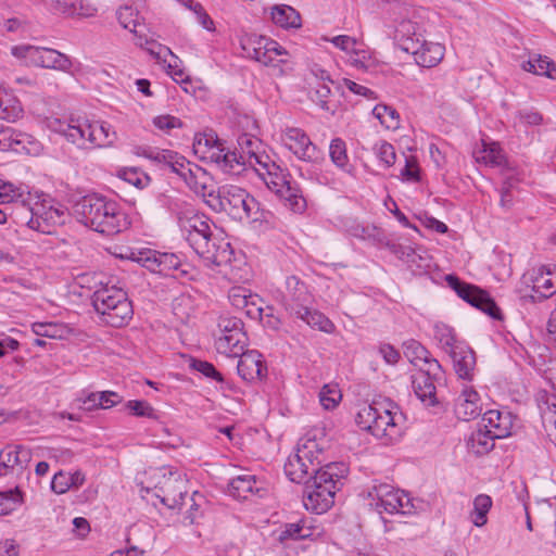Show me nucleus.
<instances>
[{"label": "nucleus", "mask_w": 556, "mask_h": 556, "mask_svg": "<svg viewBox=\"0 0 556 556\" xmlns=\"http://www.w3.org/2000/svg\"><path fill=\"white\" fill-rule=\"evenodd\" d=\"M33 458L29 447L22 444H7L0 450V472L2 476L9 473L22 477L28 470Z\"/></svg>", "instance_id": "15"}, {"label": "nucleus", "mask_w": 556, "mask_h": 556, "mask_svg": "<svg viewBox=\"0 0 556 556\" xmlns=\"http://www.w3.org/2000/svg\"><path fill=\"white\" fill-rule=\"evenodd\" d=\"M431 374L435 375L434 371H428V368L414 376L413 389L417 397L427 405H434L437 403L435 397V386L431 379Z\"/></svg>", "instance_id": "31"}, {"label": "nucleus", "mask_w": 556, "mask_h": 556, "mask_svg": "<svg viewBox=\"0 0 556 556\" xmlns=\"http://www.w3.org/2000/svg\"><path fill=\"white\" fill-rule=\"evenodd\" d=\"M237 357H239L237 371L244 381L254 382L266 377L267 367L257 351H244Z\"/></svg>", "instance_id": "20"}, {"label": "nucleus", "mask_w": 556, "mask_h": 556, "mask_svg": "<svg viewBox=\"0 0 556 556\" xmlns=\"http://www.w3.org/2000/svg\"><path fill=\"white\" fill-rule=\"evenodd\" d=\"M492 507V498L486 494H479L473 500V509L470 514L472 523L482 527L488 522V513Z\"/></svg>", "instance_id": "42"}, {"label": "nucleus", "mask_w": 556, "mask_h": 556, "mask_svg": "<svg viewBox=\"0 0 556 556\" xmlns=\"http://www.w3.org/2000/svg\"><path fill=\"white\" fill-rule=\"evenodd\" d=\"M255 476L241 475L230 480L229 493L236 498L245 500L248 494L253 493L255 489Z\"/></svg>", "instance_id": "41"}, {"label": "nucleus", "mask_w": 556, "mask_h": 556, "mask_svg": "<svg viewBox=\"0 0 556 556\" xmlns=\"http://www.w3.org/2000/svg\"><path fill=\"white\" fill-rule=\"evenodd\" d=\"M121 177L139 189H143L150 181L148 175L138 172L136 168L124 169Z\"/></svg>", "instance_id": "59"}, {"label": "nucleus", "mask_w": 556, "mask_h": 556, "mask_svg": "<svg viewBox=\"0 0 556 556\" xmlns=\"http://www.w3.org/2000/svg\"><path fill=\"white\" fill-rule=\"evenodd\" d=\"M480 397L477 391L465 389L456 400L454 413L459 420L469 421L481 414Z\"/></svg>", "instance_id": "28"}, {"label": "nucleus", "mask_w": 556, "mask_h": 556, "mask_svg": "<svg viewBox=\"0 0 556 556\" xmlns=\"http://www.w3.org/2000/svg\"><path fill=\"white\" fill-rule=\"evenodd\" d=\"M402 415L393 412L391 403H374L366 405L357 413L355 422L378 439L393 441L401 437L402 428L399 425Z\"/></svg>", "instance_id": "5"}, {"label": "nucleus", "mask_w": 556, "mask_h": 556, "mask_svg": "<svg viewBox=\"0 0 556 556\" xmlns=\"http://www.w3.org/2000/svg\"><path fill=\"white\" fill-rule=\"evenodd\" d=\"M349 469L344 463H330L320 467L316 476L306 481L303 504L307 510L324 514L334 503V495L342 486Z\"/></svg>", "instance_id": "3"}, {"label": "nucleus", "mask_w": 556, "mask_h": 556, "mask_svg": "<svg viewBox=\"0 0 556 556\" xmlns=\"http://www.w3.org/2000/svg\"><path fill=\"white\" fill-rule=\"evenodd\" d=\"M23 114L18 99L5 89L0 88V119L17 121Z\"/></svg>", "instance_id": "35"}, {"label": "nucleus", "mask_w": 556, "mask_h": 556, "mask_svg": "<svg viewBox=\"0 0 556 556\" xmlns=\"http://www.w3.org/2000/svg\"><path fill=\"white\" fill-rule=\"evenodd\" d=\"M248 316L251 318H258L264 326L270 329H278L280 326V319L274 315L273 307H255V309H249Z\"/></svg>", "instance_id": "49"}, {"label": "nucleus", "mask_w": 556, "mask_h": 556, "mask_svg": "<svg viewBox=\"0 0 556 556\" xmlns=\"http://www.w3.org/2000/svg\"><path fill=\"white\" fill-rule=\"evenodd\" d=\"M219 334L243 329V323L238 317H220L218 320Z\"/></svg>", "instance_id": "61"}, {"label": "nucleus", "mask_w": 556, "mask_h": 556, "mask_svg": "<svg viewBox=\"0 0 556 556\" xmlns=\"http://www.w3.org/2000/svg\"><path fill=\"white\" fill-rule=\"evenodd\" d=\"M251 299L253 300V295L247 294V291L242 288H232L229 292L231 304L240 309L248 307Z\"/></svg>", "instance_id": "60"}, {"label": "nucleus", "mask_w": 556, "mask_h": 556, "mask_svg": "<svg viewBox=\"0 0 556 556\" xmlns=\"http://www.w3.org/2000/svg\"><path fill=\"white\" fill-rule=\"evenodd\" d=\"M371 498V506L381 513L408 515L413 511L414 505L410 497L403 491L395 490L387 483L374 484L368 491Z\"/></svg>", "instance_id": "12"}, {"label": "nucleus", "mask_w": 556, "mask_h": 556, "mask_svg": "<svg viewBox=\"0 0 556 556\" xmlns=\"http://www.w3.org/2000/svg\"><path fill=\"white\" fill-rule=\"evenodd\" d=\"M421 37L412 21L403 20L396 26L395 39L399 49L412 54L419 66L430 68L442 61L445 49L442 45L426 41Z\"/></svg>", "instance_id": "4"}, {"label": "nucleus", "mask_w": 556, "mask_h": 556, "mask_svg": "<svg viewBox=\"0 0 556 556\" xmlns=\"http://www.w3.org/2000/svg\"><path fill=\"white\" fill-rule=\"evenodd\" d=\"M273 22L283 28H299L301 27L300 13L290 5L278 4L271 8Z\"/></svg>", "instance_id": "34"}, {"label": "nucleus", "mask_w": 556, "mask_h": 556, "mask_svg": "<svg viewBox=\"0 0 556 556\" xmlns=\"http://www.w3.org/2000/svg\"><path fill=\"white\" fill-rule=\"evenodd\" d=\"M202 161L216 164L222 170L238 175L240 174V164L238 163L237 152L226 150L223 141L217 138V143L210 149L207 155Z\"/></svg>", "instance_id": "23"}, {"label": "nucleus", "mask_w": 556, "mask_h": 556, "mask_svg": "<svg viewBox=\"0 0 556 556\" xmlns=\"http://www.w3.org/2000/svg\"><path fill=\"white\" fill-rule=\"evenodd\" d=\"M116 14L122 27L129 29L136 37L142 33L141 25L138 20V12L132 7H121Z\"/></svg>", "instance_id": "45"}, {"label": "nucleus", "mask_w": 556, "mask_h": 556, "mask_svg": "<svg viewBox=\"0 0 556 556\" xmlns=\"http://www.w3.org/2000/svg\"><path fill=\"white\" fill-rule=\"evenodd\" d=\"M12 54L25 60L28 64L66 73L73 66L72 60L66 54L50 48L29 45L15 46L12 48Z\"/></svg>", "instance_id": "10"}, {"label": "nucleus", "mask_w": 556, "mask_h": 556, "mask_svg": "<svg viewBox=\"0 0 556 556\" xmlns=\"http://www.w3.org/2000/svg\"><path fill=\"white\" fill-rule=\"evenodd\" d=\"M238 144L240 147V153H237L238 163L240 164V173L245 169L247 162L256 155L262 153L260 151L262 142L260 139L252 137L248 134H243L238 138Z\"/></svg>", "instance_id": "37"}, {"label": "nucleus", "mask_w": 556, "mask_h": 556, "mask_svg": "<svg viewBox=\"0 0 556 556\" xmlns=\"http://www.w3.org/2000/svg\"><path fill=\"white\" fill-rule=\"evenodd\" d=\"M182 179L191 190L202 195H206L208 184L212 180L207 172L194 163L189 164Z\"/></svg>", "instance_id": "32"}, {"label": "nucleus", "mask_w": 556, "mask_h": 556, "mask_svg": "<svg viewBox=\"0 0 556 556\" xmlns=\"http://www.w3.org/2000/svg\"><path fill=\"white\" fill-rule=\"evenodd\" d=\"M451 357L456 375L464 380H471L476 367V354L465 342L458 343L451 352Z\"/></svg>", "instance_id": "22"}, {"label": "nucleus", "mask_w": 556, "mask_h": 556, "mask_svg": "<svg viewBox=\"0 0 556 556\" xmlns=\"http://www.w3.org/2000/svg\"><path fill=\"white\" fill-rule=\"evenodd\" d=\"M73 212L81 224L106 236L116 235L126 227V217L118 204L97 193L76 201Z\"/></svg>", "instance_id": "2"}, {"label": "nucleus", "mask_w": 556, "mask_h": 556, "mask_svg": "<svg viewBox=\"0 0 556 556\" xmlns=\"http://www.w3.org/2000/svg\"><path fill=\"white\" fill-rule=\"evenodd\" d=\"M38 142L25 132L18 131L12 127L0 129V151H14L16 153H36Z\"/></svg>", "instance_id": "19"}, {"label": "nucleus", "mask_w": 556, "mask_h": 556, "mask_svg": "<svg viewBox=\"0 0 556 556\" xmlns=\"http://www.w3.org/2000/svg\"><path fill=\"white\" fill-rule=\"evenodd\" d=\"M283 144L300 160L313 162L318 159L316 146L309 137L300 128H287L281 135Z\"/></svg>", "instance_id": "17"}, {"label": "nucleus", "mask_w": 556, "mask_h": 556, "mask_svg": "<svg viewBox=\"0 0 556 556\" xmlns=\"http://www.w3.org/2000/svg\"><path fill=\"white\" fill-rule=\"evenodd\" d=\"M159 265H160V275L167 276L174 270H178L181 266L180 258L174 253H162L160 252Z\"/></svg>", "instance_id": "54"}, {"label": "nucleus", "mask_w": 556, "mask_h": 556, "mask_svg": "<svg viewBox=\"0 0 556 556\" xmlns=\"http://www.w3.org/2000/svg\"><path fill=\"white\" fill-rule=\"evenodd\" d=\"M217 135L213 130L204 131L203 134H197L193 139L192 149L194 154L203 160L208 154L210 149L217 143Z\"/></svg>", "instance_id": "47"}, {"label": "nucleus", "mask_w": 556, "mask_h": 556, "mask_svg": "<svg viewBox=\"0 0 556 556\" xmlns=\"http://www.w3.org/2000/svg\"><path fill=\"white\" fill-rule=\"evenodd\" d=\"M137 38L138 39H137L136 43L140 47H143L144 45L150 46L147 48V50L149 51V53L151 55H153L157 60L163 59L167 54L173 55V52L170 51L169 48L162 46V45H156L154 41L148 40L146 37H143L142 33H140L137 36Z\"/></svg>", "instance_id": "57"}, {"label": "nucleus", "mask_w": 556, "mask_h": 556, "mask_svg": "<svg viewBox=\"0 0 556 556\" xmlns=\"http://www.w3.org/2000/svg\"><path fill=\"white\" fill-rule=\"evenodd\" d=\"M214 200L216 203L212 204L213 208L227 213L233 219L240 222L258 219L256 214L260 210V203L242 188L236 186L223 187L218 190Z\"/></svg>", "instance_id": "7"}, {"label": "nucleus", "mask_w": 556, "mask_h": 556, "mask_svg": "<svg viewBox=\"0 0 556 556\" xmlns=\"http://www.w3.org/2000/svg\"><path fill=\"white\" fill-rule=\"evenodd\" d=\"M153 124L156 128L169 131L173 128H180L182 123L179 118L172 115H160L154 117Z\"/></svg>", "instance_id": "62"}, {"label": "nucleus", "mask_w": 556, "mask_h": 556, "mask_svg": "<svg viewBox=\"0 0 556 556\" xmlns=\"http://www.w3.org/2000/svg\"><path fill=\"white\" fill-rule=\"evenodd\" d=\"M329 150L331 161L338 167L345 168L349 162L345 142L340 138H336L331 141Z\"/></svg>", "instance_id": "51"}, {"label": "nucleus", "mask_w": 556, "mask_h": 556, "mask_svg": "<svg viewBox=\"0 0 556 556\" xmlns=\"http://www.w3.org/2000/svg\"><path fill=\"white\" fill-rule=\"evenodd\" d=\"M92 305L101 316V320L115 328L123 327L132 317L134 311L125 291L108 285L92 294Z\"/></svg>", "instance_id": "6"}, {"label": "nucleus", "mask_w": 556, "mask_h": 556, "mask_svg": "<svg viewBox=\"0 0 556 556\" xmlns=\"http://www.w3.org/2000/svg\"><path fill=\"white\" fill-rule=\"evenodd\" d=\"M126 407L138 417L157 418L154 408L147 401H128Z\"/></svg>", "instance_id": "58"}, {"label": "nucleus", "mask_w": 556, "mask_h": 556, "mask_svg": "<svg viewBox=\"0 0 556 556\" xmlns=\"http://www.w3.org/2000/svg\"><path fill=\"white\" fill-rule=\"evenodd\" d=\"M24 502L23 493L18 486L0 492V515H9L16 510Z\"/></svg>", "instance_id": "43"}, {"label": "nucleus", "mask_w": 556, "mask_h": 556, "mask_svg": "<svg viewBox=\"0 0 556 556\" xmlns=\"http://www.w3.org/2000/svg\"><path fill=\"white\" fill-rule=\"evenodd\" d=\"M247 345L248 337L243 329L226 334H218L215 340V348L217 352L229 357H237L242 354V352L245 351Z\"/></svg>", "instance_id": "27"}, {"label": "nucleus", "mask_w": 556, "mask_h": 556, "mask_svg": "<svg viewBox=\"0 0 556 556\" xmlns=\"http://www.w3.org/2000/svg\"><path fill=\"white\" fill-rule=\"evenodd\" d=\"M46 126L51 131L63 136L67 142L79 149L93 148L92 122L85 117L71 116L66 119L48 117Z\"/></svg>", "instance_id": "9"}, {"label": "nucleus", "mask_w": 556, "mask_h": 556, "mask_svg": "<svg viewBox=\"0 0 556 556\" xmlns=\"http://www.w3.org/2000/svg\"><path fill=\"white\" fill-rule=\"evenodd\" d=\"M521 67L523 71L535 74V75L555 78V76L553 75V71L556 70V65L547 56H542L540 54H532L529 58V60L523 61L521 63Z\"/></svg>", "instance_id": "38"}, {"label": "nucleus", "mask_w": 556, "mask_h": 556, "mask_svg": "<svg viewBox=\"0 0 556 556\" xmlns=\"http://www.w3.org/2000/svg\"><path fill=\"white\" fill-rule=\"evenodd\" d=\"M242 54L264 65H274L279 55L286 54L275 40L257 35H244L240 38Z\"/></svg>", "instance_id": "13"}, {"label": "nucleus", "mask_w": 556, "mask_h": 556, "mask_svg": "<svg viewBox=\"0 0 556 556\" xmlns=\"http://www.w3.org/2000/svg\"><path fill=\"white\" fill-rule=\"evenodd\" d=\"M159 255L160 252L148 250L139 252L134 260L151 273L160 274Z\"/></svg>", "instance_id": "55"}, {"label": "nucleus", "mask_w": 556, "mask_h": 556, "mask_svg": "<svg viewBox=\"0 0 556 556\" xmlns=\"http://www.w3.org/2000/svg\"><path fill=\"white\" fill-rule=\"evenodd\" d=\"M190 367L207 378H212L218 382L223 381L222 374L214 367L213 364L206 361L191 358Z\"/></svg>", "instance_id": "56"}, {"label": "nucleus", "mask_w": 556, "mask_h": 556, "mask_svg": "<svg viewBox=\"0 0 556 556\" xmlns=\"http://www.w3.org/2000/svg\"><path fill=\"white\" fill-rule=\"evenodd\" d=\"M180 231L193 251L207 265L223 266L231 261L230 243L213 235L208 218L192 208L176 212Z\"/></svg>", "instance_id": "1"}, {"label": "nucleus", "mask_w": 556, "mask_h": 556, "mask_svg": "<svg viewBox=\"0 0 556 556\" xmlns=\"http://www.w3.org/2000/svg\"><path fill=\"white\" fill-rule=\"evenodd\" d=\"M404 354L410 363L417 365L422 362L428 371L441 370L440 363L433 358L430 352L416 340H408L403 343Z\"/></svg>", "instance_id": "30"}, {"label": "nucleus", "mask_w": 556, "mask_h": 556, "mask_svg": "<svg viewBox=\"0 0 556 556\" xmlns=\"http://www.w3.org/2000/svg\"><path fill=\"white\" fill-rule=\"evenodd\" d=\"M311 451L304 445L303 448H299L294 455L289 456L285 464V472L287 477L295 483H305L309 477L316 476V472L320 470L318 464H315L308 454Z\"/></svg>", "instance_id": "16"}, {"label": "nucleus", "mask_w": 556, "mask_h": 556, "mask_svg": "<svg viewBox=\"0 0 556 556\" xmlns=\"http://www.w3.org/2000/svg\"><path fill=\"white\" fill-rule=\"evenodd\" d=\"M473 156L478 163H483L491 167H501L508 170L506 156L497 142H485L482 140L481 148L473 151Z\"/></svg>", "instance_id": "29"}, {"label": "nucleus", "mask_w": 556, "mask_h": 556, "mask_svg": "<svg viewBox=\"0 0 556 556\" xmlns=\"http://www.w3.org/2000/svg\"><path fill=\"white\" fill-rule=\"evenodd\" d=\"M434 339L438 341L439 345L446 353L451 352L460 341H457L455 338L454 329L450 326L438 323L434 325Z\"/></svg>", "instance_id": "46"}, {"label": "nucleus", "mask_w": 556, "mask_h": 556, "mask_svg": "<svg viewBox=\"0 0 556 556\" xmlns=\"http://www.w3.org/2000/svg\"><path fill=\"white\" fill-rule=\"evenodd\" d=\"M341 400V392L337 387L325 384L319 392L320 404L326 409L334 408Z\"/></svg>", "instance_id": "53"}, {"label": "nucleus", "mask_w": 556, "mask_h": 556, "mask_svg": "<svg viewBox=\"0 0 556 556\" xmlns=\"http://www.w3.org/2000/svg\"><path fill=\"white\" fill-rule=\"evenodd\" d=\"M21 207L26 211L23 219L29 228L40 230L42 232H49L47 229L49 226L55 225L53 219L52 205L42 201L41 203L36 202L35 205L30 206L24 201H21Z\"/></svg>", "instance_id": "21"}, {"label": "nucleus", "mask_w": 556, "mask_h": 556, "mask_svg": "<svg viewBox=\"0 0 556 556\" xmlns=\"http://www.w3.org/2000/svg\"><path fill=\"white\" fill-rule=\"evenodd\" d=\"M261 179L267 188L273 191L294 213H303L306 208V201L295 181H292L289 174L278 165L276 170L262 172Z\"/></svg>", "instance_id": "8"}, {"label": "nucleus", "mask_w": 556, "mask_h": 556, "mask_svg": "<svg viewBox=\"0 0 556 556\" xmlns=\"http://www.w3.org/2000/svg\"><path fill=\"white\" fill-rule=\"evenodd\" d=\"M485 431L492 433L493 437L500 439L507 438L511 434L513 419L509 413H503L496 409H491L484 413L481 424H479Z\"/></svg>", "instance_id": "24"}, {"label": "nucleus", "mask_w": 556, "mask_h": 556, "mask_svg": "<svg viewBox=\"0 0 556 556\" xmlns=\"http://www.w3.org/2000/svg\"><path fill=\"white\" fill-rule=\"evenodd\" d=\"M331 89L328 83L323 80L318 81L314 87V90L311 94V100L316 103L321 110L331 112L332 114L336 112L337 104L330 99Z\"/></svg>", "instance_id": "40"}, {"label": "nucleus", "mask_w": 556, "mask_h": 556, "mask_svg": "<svg viewBox=\"0 0 556 556\" xmlns=\"http://www.w3.org/2000/svg\"><path fill=\"white\" fill-rule=\"evenodd\" d=\"M538 405L547 437L556 446V395L547 392L540 393Z\"/></svg>", "instance_id": "25"}, {"label": "nucleus", "mask_w": 556, "mask_h": 556, "mask_svg": "<svg viewBox=\"0 0 556 556\" xmlns=\"http://www.w3.org/2000/svg\"><path fill=\"white\" fill-rule=\"evenodd\" d=\"M281 304L285 309L293 316L301 313L304 306L309 303L307 287L296 276H289L286 279V288L281 293Z\"/></svg>", "instance_id": "18"}, {"label": "nucleus", "mask_w": 556, "mask_h": 556, "mask_svg": "<svg viewBox=\"0 0 556 556\" xmlns=\"http://www.w3.org/2000/svg\"><path fill=\"white\" fill-rule=\"evenodd\" d=\"M500 439L493 437L492 433L485 431L480 425L479 428L471 433L468 440L469 448L477 455H483L490 452L494 447V440Z\"/></svg>", "instance_id": "39"}, {"label": "nucleus", "mask_w": 556, "mask_h": 556, "mask_svg": "<svg viewBox=\"0 0 556 556\" xmlns=\"http://www.w3.org/2000/svg\"><path fill=\"white\" fill-rule=\"evenodd\" d=\"M116 138L115 131L108 123L92 122L93 147H105L113 143Z\"/></svg>", "instance_id": "48"}, {"label": "nucleus", "mask_w": 556, "mask_h": 556, "mask_svg": "<svg viewBox=\"0 0 556 556\" xmlns=\"http://www.w3.org/2000/svg\"><path fill=\"white\" fill-rule=\"evenodd\" d=\"M378 156L387 167H390L396 160L394 147L389 142H382L378 147Z\"/></svg>", "instance_id": "64"}, {"label": "nucleus", "mask_w": 556, "mask_h": 556, "mask_svg": "<svg viewBox=\"0 0 556 556\" xmlns=\"http://www.w3.org/2000/svg\"><path fill=\"white\" fill-rule=\"evenodd\" d=\"M143 155L147 159L152 160L154 162L164 163L166 165H169V163L173 161V159L176 157V152L170 151V150L156 151V150L149 149L143 152Z\"/></svg>", "instance_id": "63"}, {"label": "nucleus", "mask_w": 556, "mask_h": 556, "mask_svg": "<svg viewBox=\"0 0 556 556\" xmlns=\"http://www.w3.org/2000/svg\"><path fill=\"white\" fill-rule=\"evenodd\" d=\"M445 280L464 301L488 314L492 318H501L500 308L488 292L476 286L460 281L454 275H447Z\"/></svg>", "instance_id": "14"}, {"label": "nucleus", "mask_w": 556, "mask_h": 556, "mask_svg": "<svg viewBox=\"0 0 556 556\" xmlns=\"http://www.w3.org/2000/svg\"><path fill=\"white\" fill-rule=\"evenodd\" d=\"M372 114L387 129L396 130L400 128V114L392 106L377 104L372 109Z\"/></svg>", "instance_id": "44"}, {"label": "nucleus", "mask_w": 556, "mask_h": 556, "mask_svg": "<svg viewBox=\"0 0 556 556\" xmlns=\"http://www.w3.org/2000/svg\"><path fill=\"white\" fill-rule=\"evenodd\" d=\"M157 479L154 495L170 509L180 508L187 494L186 481L178 471L161 468L154 473Z\"/></svg>", "instance_id": "11"}, {"label": "nucleus", "mask_w": 556, "mask_h": 556, "mask_svg": "<svg viewBox=\"0 0 556 556\" xmlns=\"http://www.w3.org/2000/svg\"><path fill=\"white\" fill-rule=\"evenodd\" d=\"M293 316L303 320L312 328H316L326 333H332L336 329L334 324L324 314L308 308L307 304L301 313H295Z\"/></svg>", "instance_id": "36"}, {"label": "nucleus", "mask_w": 556, "mask_h": 556, "mask_svg": "<svg viewBox=\"0 0 556 556\" xmlns=\"http://www.w3.org/2000/svg\"><path fill=\"white\" fill-rule=\"evenodd\" d=\"M247 166L252 167L260 178L264 176L262 172H267L269 169H278V165L275 162H273L270 157L264 152L256 153L254 157L247 162Z\"/></svg>", "instance_id": "52"}, {"label": "nucleus", "mask_w": 556, "mask_h": 556, "mask_svg": "<svg viewBox=\"0 0 556 556\" xmlns=\"http://www.w3.org/2000/svg\"><path fill=\"white\" fill-rule=\"evenodd\" d=\"M47 4L56 13L67 16H92L94 8L84 7L81 0H46Z\"/></svg>", "instance_id": "33"}, {"label": "nucleus", "mask_w": 556, "mask_h": 556, "mask_svg": "<svg viewBox=\"0 0 556 556\" xmlns=\"http://www.w3.org/2000/svg\"><path fill=\"white\" fill-rule=\"evenodd\" d=\"M311 534V529L304 527L302 522H292L285 526V529L279 535V540L281 542L286 540H302L308 538Z\"/></svg>", "instance_id": "50"}, {"label": "nucleus", "mask_w": 556, "mask_h": 556, "mask_svg": "<svg viewBox=\"0 0 556 556\" xmlns=\"http://www.w3.org/2000/svg\"><path fill=\"white\" fill-rule=\"evenodd\" d=\"M532 294L530 298L533 302H541L551 298L556 292V276L542 266L538 273L532 277Z\"/></svg>", "instance_id": "26"}]
</instances>
